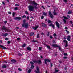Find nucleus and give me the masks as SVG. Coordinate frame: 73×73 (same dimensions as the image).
Returning a JSON list of instances; mask_svg holds the SVG:
<instances>
[{"label": "nucleus", "instance_id": "338daca9", "mask_svg": "<svg viewBox=\"0 0 73 73\" xmlns=\"http://www.w3.org/2000/svg\"><path fill=\"white\" fill-rule=\"evenodd\" d=\"M8 13L9 14H10V15H11V12H9Z\"/></svg>", "mask_w": 73, "mask_h": 73}, {"label": "nucleus", "instance_id": "f257e3e1", "mask_svg": "<svg viewBox=\"0 0 73 73\" xmlns=\"http://www.w3.org/2000/svg\"><path fill=\"white\" fill-rule=\"evenodd\" d=\"M31 4H32L33 5L34 4V5H29L28 8L29 9V11H34V9H37V6L38 5L37 3H36V2L35 1H32L31 2Z\"/></svg>", "mask_w": 73, "mask_h": 73}, {"label": "nucleus", "instance_id": "4d7b16f0", "mask_svg": "<svg viewBox=\"0 0 73 73\" xmlns=\"http://www.w3.org/2000/svg\"><path fill=\"white\" fill-rule=\"evenodd\" d=\"M63 58H64V59H66L67 58V57L64 56L63 57Z\"/></svg>", "mask_w": 73, "mask_h": 73}, {"label": "nucleus", "instance_id": "79ce46f5", "mask_svg": "<svg viewBox=\"0 0 73 73\" xmlns=\"http://www.w3.org/2000/svg\"><path fill=\"white\" fill-rule=\"evenodd\" d=\"M24 18H26V16H25V15H24L22 17V18H23V19H24Z\"/></svg>", "mask_w": 73, "mask_h": 73}, {"label": "nucleus", "instance_id": "bf43d9fd", "mask_svg": "<svg viewBox=\"0 0 73 73\" xmlns=\"http://www.w3.org/2000/svg\"><path fill=\"white\" fill-rule=\"evenodd\" d=\"M27 45V44L24 43L23 45L22 46H26Z\"/></svg>", "mask_w": 73, "mask_h": 73}, {"label": "nucleus", "instance_id": "2f4dec72", "mask_svg": "<svg viewBox=\"0 0 73 73\" xmlns=\"http://www.w3.org/2000/svg\"><path fill=\"white\" fill-rule=\"evenodd\" d=\"M47 48L48 49H50V47L49 46H47Z\"/></svg>", "mask_w": 73, "mask_h": 73}, {"label": "nucleus", "instance_id": "6ab92c4d", "mask_svg": "<svg viewBox=\"0 0 73 73\" xmlns=\"http://www.w3.org/2000/svg\"><path fill=\"white\" fill-rule=\"evenodd\" d=\"M11 61L12 62H16V60L15 59H12L11 60Z\"/></svg>", "mask_w": 73, "mask_h": 73}, {"label": "nucleus", "instance_id": "5701e85b", "mask_svg": "<svg viewBox=\"0 0 73 73\" xmlns=\"http://www.w3.org/2000/svg\"><path fill=\"white\" fill-rule=\"evenodd\" d=\"M32 42H37V41L36 40H33L32 41Z\"/></svg>", "mask_w": 73, "mask_h": 73}, {"label": "nucleus", "instance_id": "3c124183", "mask_svg": "<svg viewBox=\"0 0 73 73\" xmlns=\"http://www.w3.org/2000/svg\"><path fill=\"white\" fill-rule=\"evenodd\" d=\"M30 63L31 64H34V63L33 62H32L31 61L30 62Z\"/></svg>", "mask_w": 73, "mask_h": 73}, {"label": "nucleus", "instance_id": "8fccbe9b", "mask_svg": "<svg viewBox=\"0 0 73 73\" xmlns=\"http://www.w3.org/2000/svg\"><path fill=\"white\" fill-rule=\"evenodd\" d=\"M63 1L65 3H66L67 2V0H63Z\"/></svg>", "mask_w": 73, "mask_h": 73}, {"label": "nucleus", "instance_id": "b1692460", "mask_svg": "<svg viewBox=\"0 0 73 73\" xmlns=\"http://www.w3.org/2000/svg\"><path fill=\"white\" fill-rule=\"evenodd\" d=\"M31 72V69H29L28 71V73H30Z\"/></svg>", "mask_w": 73, "mask_h": 73}, {"label": "nucleus", "instance_id": "09e8293b", "mask_svg": "<svg viewBox=\"0 0 73 73\" xmlns=\"http://www.w3.org/2000/svg\"><path fill=\"white\" fill-rule=\"evenodd\" d=\"M44 18V17L43 16H42L41 17V19H43Z\"/></svg>", "mask_w": 73, "mask_h": 73}, {"label": "nucleus", "instance_id": "412c9836", "mask_svg": "<svg viewBox=\"0 0 73 73\" xmlns=\"http://www.w3.org/2000/svg\"><path fill=\"white\" fill-rule=\"evenodd\" d=\"M42 25L43 27H46V25H45V24L43 23L42 24Z\"/></svg>", "mask_w": 73, "mask_h": 73}, {"label": "nucleus", "instance_id": "c03bdc74", "mask_svg": "<svg viewBox=\"0 0 73 73\" xmlns=\"http://www.w3.org/2000/svg\"><path fill=\"white\" fill-rule=\"evenodd\" d=\"M53 36L54 37H56V33L54 34Z\"/></svg>", "mask_w": 73, "mask_h": 73}, {"label": "nucleus", "instance_id": "6e6552de", "mask_svg": "<svg viewBox=\"0 0 73 73\" xmlns=\"http://www.w3.org/2000/svg\"><path fill=\"white\" fill-rule=\"evenodd\" d=\"M21 18L20 17H15L14 18V19H15V20H16L17 21H19V20H21Z\"/></svg>", "mask_w": 73, "mask_h": 73}, {"label": "nucleus", "instance_id": "49530a36", "mask_svg": "<svg viewBox=\"0 0 73 73\" xmlns=\"http://www.w3.org/2000/svg\"><path fill=\"white\" fill-rule=\"evenodd\" d=\"M50 64L51 67H52V66H53V64H52V63H50Z\"/></svg>", "mask_w": 73, "mask_h": 73}, {"label": "nucleus", "instance_id": "dca6fc26", "mask_svg": "<svg viewBox=\"0 0 73 73\" xmlns=\"http://www.w3.org/2000/svg\"><path fill=\"white\" fill-rule=\"evenodd\" d=\"M38 27V26H36V27H33V29L35 30H36L37 28Z\"/></svg>", "mask_w": 73, "mask_h": 73}, {"label": "nucleus", "instance_id": "72a5a7b5", "mask_svg": "<svg viewBox=\"0 0 73 73\" xmlns=\"http://www.w3.org/2000/svg\"><path fill=\"white\" fill-rule=\"evenodd\" d=\"M18 56H22V54H21L20 53H18Z\"/></svg>", "mask_w": 73, "mask_h": 73}, {"label": "nucleus", "instance_id": "13d9d810", "mask_svg": "<svg viewBox=\"0 0 73 73\" xmlns=\"http://www.w3.org/2000/svg\"><path fill=\"white\" fill-rule=\"evenodd\" d=\"M15 6H18V7H19V5H18V4H15Z\"/></svg>", "mask_w": 73, "mask_h": 73}, {"label": "nucleus", "instance_id": "4be33fe9", "mask_svg": "<svg viewBox=\"0 0 73 73\" xmlns=\"http://www.w3.org/2000/svg\"><path fill=\"white\" fill-rule=\"evenodd\" d=\"M37 61L38 60H36L32 61L33 62H34V63H37Z\"/></svg>", "mask_w": 73, "mask_h": 73}, {"label": "nucleus", "instance_id": "a19ab883", "mask_svg": "<svg viewBox=\"0 0 73 73\" xmlns=\"http://www.w3.org/2000/svg\"><path fill=\"white\" fill-rule=\"evenodd\" d=\"M39 34H37V38H39Z\"/></svg>", "mask_w": 73, "mask_h": 73}, {"label": "nucleus", "instance_id": "393cba45", "mask_svg": "<svg viewBox=\"0 0 73 73\" xmlns=\"http://www.w3.org/2000/svg\"><path fill=\"white\" fill-rule=\"evenodd\" d=\"M31 69H33L34 68V66H33V64H31Z\"/></svg>", "mask_w": 73, "mask_h": 73}, {"label": "nucleus", "instance_id": "2eb2a0df", "mask_svg": "<svg viewBox=\"0 0 73 73\" xmlns=\"http://www.w3.org/2000/svg\"><path fill=\"white\" fill-rule=\"evenodd\" d=\"M56 10H54V11L53 12V13L54 14V15H57V13L55 12Z\"/></svg>", "mask_w": 73, "mask_h": 73}, {"label": "nucleus", "instance_id": "cd10ccee", "mask_svg": "<svg viewBox=\"0 0 73 73\" xmlns=\"http://www.w3.org/2000/svg\"><path fill=\"white\" fill-rule=\"evenodd\" d=\"M14 10H15V11H17V10H18V8L17 7H15L14 8Z\"/></svg>", "mask_w": 73, "mask_h": 73}, {"label": "nucleus", "instance_id": "aec40b11", "mask_svg": "<svg viewBox=\"0 0 73 73\" xmlns=\"http://www.w3.org/2000/svg\"><path fill=\"white\" fill-rule=\"evenodd\" d=\"M42 13H43L44 16H47V13H45V12H43Z\"/></svg>", "mask_w": 73, "mask_h": 73}, {"label": "nucleus", "instance_id": "f03ea898", "mask_svg": "<svg viewBox=\"0 0 73 73\" xmlns=\"http://www.w3.org/2000/svg\"><path fill=\"white\" fill-rule=\"evenodd\" d=\"M29 26V25L28 23H26L25 24H23L22 25V27H25L26 29L28 28V27Z\"/></svg>", "mask_w": 73, "mask_h": 73}, {"label": "nucleus", "instance_id": "20e7f679", "mask_svg": "<svg viewBox=\"0 0 73 73\" xmlns=\"http://www.w3.org/2000/svg\"><path fill=\"white\" fill-rule=\"evenodd\" d=\"M44 61L45 64H47V62H50L51 61L50 60H49L48 59H44Z\"/></svg>", "mask_w": 73, "mask_h": 73}, {"label": "nucleus", "instance_id": "c756f323", "mask_svg": "<svg viewBox=\"0 0 73 73\" xmlns=\"http://www.w3.org/2000/svg\"><path fill=\"white\" fill-rule=\"evenodd\" d=\"M63 17L64 19H68V18H67L66 17L64 16V17Z\"/></svg>", "mask_w": 73, "mask_h": 73}, {"label": "nucleus", "instance_id": "a878e982", "mask_svg": "<svg viewBox=\"0 0 73 73\" xmlns=\"http://www.w3.org/2000/svg\"><path fill=\"white\" fill-rule=\"evenodd\" d=\"M71 13H72V11H69L68 12V14H71Z\"/></svg>", "mask_w": 73, "mask_h": 73}, {"label": "nucleus", "instance_id": "37998d69", "mask_svg": "<svg viewBox=\"0 0 73 73\" xmlns=\"http://www.w3.org/2000/svg\"><path fill=\"white\" fill-rule=\"evenodd\" d=\"M17 40H18V41H20V38H17Z\"/></svg>", "mask_w": 73, "mask_h": 73}, {"label": "nucleus", "instance_id": "c9c22d12", "mask_svg": "<svg viewBox=\"0 0 73 73\" xmlns=\"http://www.w3.org/2000/svg\"><path fill=\"white\" fill-rule=\"evenodd\" d=\"M63 21L64 23H65L66 22V21L65 19H63Z\"/></svg>", "mask_w": 73, "mask_h": 73}, {"label": "nucleus", "instance_id": "bb28decb", "mask_svg": "<svg viewBox=\"0 0 73 73\" xmlns=\"http://www.w3.org/2000/svg\"><path fill=\"white\" fill-rule=\"evenodd\" d=\"M34 34V33H33V32L31 33H30V36H32V35H33Z\"/></svg>", "mask_w": 73, "mask_h": 73}, {"label": "nucleus", "instance_id": "e433bc0d", "mask_svg": "<svg viewBox=\"0 0 73 73\" xmlns=\"http://www.w3.org/2000/svg\"><path fill=\"white\" fill-rule=\"evenodd\" d=\"M51 22H52V21H50V20H48V23H51Z\"/></svg>", "mask_w": 73, "mask_h": 73}, {"label": "nucleus", "instance_id": "a211bd4d", "mask_svg": "<svg viewBox=\"0 0 73 73\" xmlns=\"http://www.w3.org/2000/svg\"><path fill=\"white\" fill-rule=\"evenodd\" d=\"M1 29L2 31H3V30H6V29H6V28H5V26H3L2 27V28Z\"/></svg>", "mask_w": 73, "mask_h": 73}, {"label": "nucleus", "instance_id": "9d476101", "mask_svg": "<svg viewBox=\"0 0 73 73\" xmlns=\"http://www.w3.org/2000/svg\"><path fill=\"white\" fill-rule=\"evenodd\" d=\"M27 50H29V51H31L32 50V48H31V47L29 46H28L27 48Z\"/></svg>", "mask_w": 73, "mask_h": 73}, {"label": "nucleus", "instance_id": "f3484780", "mask_svg": "<svg viewBox=\"0 0 73 73\" xmlns=\"http://www.w3.org/2000/svg\"><path fill=\"white\" fill-rule=\"evenodd\" d=\"M63 42H65L66 44V46H68V42H67V41H66V40H64L63 41Z\"/></svg>", "mask_w": 73, "mask_h": 73}, {"label": "nucleus", "instance_id": "473e14b6", "mask_svg": "<svg viewBox=\"0 0 73 73\" xmlns=\"http://www.w3.org/2000/svg\"><path fill=\"white\" fill-rule=\"evenodd\" d=\"M25 21H25V19H24L23 21V24H25Z\"/></svg>", "mask_w": 73, "mask_h": 73}, {"label": "nucleus", "instance_id": "58836bf2", "mask_svg": "<svg viewBox=\"0 0 73 73\" xmlns=\"http://www.w3.org/2000/svg\"><path fill=\"white\" fill-rule=\"evenodd\" d=\"M15 12H13V17L15 16Z\"/></svg>", "mask_w": 73, "mask_h": 73}, {"label": "nucleus", "instance_id": "1a4fd4ad", "mask_svg": "<svg viewBox=\"0 0 73 73\" xmlns=\"http://www.w3.org/2000/svg\"><path fill=\"white\" fill-rule=\"evenodd\" d=\"M53 46L54 47L56 48H58V49H59V50H62V49L61 48V47H60V46Z\"/></svg>", "mask_w": 73, "mask_h": 73}, {"label": "nucleus", "instance_id": "774afa93", "mask_svg": "<svg viewBox=\"0 0 73 73\" xmlns=\"http://www.w3.org/2000/svg\"><path fill=\"white\" fill-rule=\"evenodd\" d=\"M41 35H44V33H42L41 34Z\"/></svg>", "mask_w": 73, "mask_h": 73}, {"label": "nucleus", "instance_id": "9b49d317", "mask_svg": "<svg viewBox=\"0 0 73 73\" xmlns=\"http://www.w3.org/2000/svg\"><path fill=\"white\" fill-rule=\"evenodd\" d=\"M37 63L38 64H39V65L40 64H42V62H41V60H38Z\"/></svg>", "mask_w": 73, "mask_h": 73}, {"label": "nucleus", "instance_id": "ea45409f", "mask_svg": "<svg viewBox=\"0 0 73 73\" xmlns=\"http://www.w3.org/2000/svg\"><path fill=\"white\" fill-rule=\"evenodd\" d=\"M58 71H59V70H55L54 73H57L56 72H58Z\"/></svg>", "mask_w": 73, "mask_h": 73}, {"label": "nucleus", "instance_id": "680f3d73", "mask_svg": "<svg viewBox=\"0 0 73 73\" xmlns=\"http://www.w3.org/2000/svg\"><path fill=\"white\" fill-rule=\"evenodd\" d=\"M53 43H55L56 42H55V41L54 40H53L52 41Z\"/></svg>", "mask_w": 73, "mask_h": 73}, {"label": "nucleus", "instance_id": "de8ad7c7", "mask_svg": "<svg viewBox=\"0 0 73 73\" xmlns=\"http://www.w3.org/2000/svg\"><path fill=\"white\" fill-rule=\"evenodd\" d=\"M7 43L8 44H10L11 43V41H9Z\"/></svg>", "mask_w": 73, "mask_h": 73}, {"label": "nucleus", "instance_id": "4c0bfd02", "mask_svg": "<svg viewBox=\"0 0 73 73\" xmlns=\"http://www.w3.org/2000/svg\"><path fill=\"white\" fill-rule=\"evenodd\" d=\"M18 69L19 70V71H22V69H21V68H18Z\"/></svg>", "mask_w": 73, "mask_h": 73}, {"label": "nucleus", "instance_id": "052dcab7", "mask_svg": "<svg viewBox=\"0 0 73 73\" xmlns=\"http://www.w3.org/2000/svg\"><path fill=\"white\" fill-rule=\"evenodd\" d=\"M27 20H29V17L28 16L27 17Z\"/></svg>", "mask_w": 73, "mask_h": 73}, {"label": "nucleus", "instance_id": "0e129e2a", "mask_svg": "<svg viewBox=\"0 0 73 73\" xmlns=\"http://www.w3.org/2000/svg\"><path fill=\"white\" fill-rule=\"evenodd\" d=\"M64 29H68V28L67 27H66Z\"/></svg>", "mask_w": 73, "mask_h": 73}, {"label": "nucleus", "instance_id": "603ef678", "mask_svg": "<svg viewBox=\"0 0 73 73\" xmlns=\"http://www.w3.org/2000/svg\"><path fill=\"white\" fill-rule=\"evenodd\" d=\"M47 36H49V32H48V33L47 35Z\"/></svg>", "mask_w": 73, "mask_h": 73}, {"label": "nucleus", "instance_id": "ddd939ff", "mask_svg": "<svg viewBox=\"0 0 73 73\" xmlns=\"http://www.w3.org/2000/svg\"><path fill=\"white\" fill-rule=\"evenodd\" d=\"M70 36L68 35L67 36V40L69 41H70Z\"/></svg>", "mask_w": 73, "mask_h": 73}, {"label": "nucleus", "instance_id": "f704fd0d", "mask_svg": "<svg viewBox=\"0 0 73 73\" xmlns=\"http://www.w3.org/2000/svg\"><path fill=\"white\" fill-rule=\"evenodd\" d=\"M42 47H40L39 48V50H41V49H42Z\"/></svg>", "mask_w": 73, "mask_h": 73}, {"label": "nucleus", "instance_id": "69168bd1", "mask_svg": "<svg viewBox=\"0 0 73 73\" xmlns=\"http://www.w3.org/2000/svg\"><path fill=\"white\" fill-rule=\"evenodd\" d=\"M53 37H52V36H50V38H52Z\"/></svg>", "mask_w": 73, "mask_h": 73}, {"label": "nucleus", "instance_id": "6e6d98bb", "mask_svg": "<svg viewBox=\"0 0 73 73\" xmlns=\"http://www.w3.org/2000/svg\"><path fill=\"white\" fill-rule=\"evenodd\" d=\"M8 38H5V40H8Z\"/></svg>", "mask_w": 73, "mask_h": 73}, {"label": "nucleus", "instance_id": "39448f33", "mask_svg": "<svg viewBox=\"0 0 73 73\" xmlns=\"http://www.w3.org/2000/svg\"><path fill=\"white\" fill-rule=\"evenodd\" d=\"M49 15L50 16V17L51 19H53V17H53V15L52 14V13H51V12L50 11L49 12Z\"/></svg>", "mask_w": 73, "mask_h": 73}, {"label": "nucleus", "instance_id": "5fc2aeb1", "mask_svg": "<svg viewBox=\"0 0 73 73\" xmlns=\"http://www.w3.org/2000/svg\"><path fill=\"white\" fill-rule=\"evenodd\" d=\"M52 46H58L57 44H53Z\"/></svg>", "mask_w": 73, "mask_h": 73}, {"label": "nucleus", "instance_id": "864d4df0", "mask_svg": "<svg viewBox=\"0 0 73 73\" xmlns=\"http://www.w3.org/2000/svg\"><path fill=\"white\" fill-rule=\"evenodd\" d=\"M4 23L5 24H7V21H5L4 22Z\"/></svg>", "mask_w": 73, "mask_h": 73}, {"label": "nucleus", "instance_id": "423d86ee", "mask_svg": "<svg viewBox=\"0 0 73 73\" xmlns=\"http://www.w3.org/2000/svg\"><path fill=\"white\" fill-rule=\"evenodd\" d=\"M55 24L56 26H57V27L59 29V28H60V24L57 21L56 22Z\"/></svg>", "mask_w": 73, "mask_h": 73}, {"label": "nucleus", "instance_id": "7ed1b4c3", "mask_svg": "<svg viewBox=\"0 0 73 73\" xmlns=\"http://www.w3.org/2000/svg\"><path fill=\"white\" fill-rule=\"evenodd\" d=\"M35 72L36 73H41V72L40 71V69L37 66L36 67V71L35 70Z\"/></svg>", "mask_w": 73, "mask_h": 73}, {"label": "nucleus", "instance_id": "c85d7f7f", "mask_svg": "<svg viewBox=\"0 0 73 73\" xmlns=\"http://www.w3.org/2000/svg\"><path fill=\"white\" fill-rule=\"evenodd\" d=\"M25 13L26 14V15H29V13H28V11H25Z\"/></svg>", "mask_w": 73, "mask_h": 73}, {"label": "nucleus", "instance_id": "a18cd8bd", "mask_svg": "<svg viewBox=\"0 0 73 73\" xmlns=\"http://www.w3.org/2000/svg\"><path fill=\"white\" fill-rule=\"evenodd\" d=\"M64 56H67V55H68V54L67 53H64Z\"/></svg>", "mask_w": 73, "mask_h": 73}, {"label": "nucleus", "instance_id": "e2e57ef3", "mask_svg": "<svg viewBox=\"0 0 73 73\" xmlns=\"http://www.w3.org/2000/svg\"><path fill=\"white\" fill-rule=\"evenodd\" d=\"M70 22L71 23V24H72V23H73V21H70Z\"/></svg>", "mask_w": 73, "mask_h": 73}, {"label": "nucleus", "instance_id": "f8f14e48", "mask_svg": "<svg viewBox=\"0 0 73 73\" xmlns=\"http://www.w3.org/2000/svg\"><path fill=\"white\" fill-rule=\"evenodd\" d=\"M2 68H4L5 69L7 68V65L5 64H4L3 66H2Z\"/></svg>", "mask_w": 73, "mask_h": 73}, {"label": "nucleus", "instance_id": "0eeeda50", "mask_svg": "<svg viewBox=\"0 0 73 73\" xmlns=\"http://www.w3.org/2000/svg\"><path fill=\"white\" fill-rule=\"evenodd\" d=\"M0 47L3 49H9V48H7L4 46H0Z\"/></svg>", "mask_w": 73, "mask_h": 73}, {"label": "nucleus", "instance_id": "4468645a", "mask_svg": "<svg viewBox=\"0 0 73 73\" xmlns=\"http://www.w3.org/2000/svg\"><path fill=\"white\" fill-rule=\"evenodd\" d=\"M49 26H50V27H52L53 29H54V25H52V23H51L50 24Z\"/></svg>", "mask_w": 73, "mask_h": 73}, {"label": "nucleus", "instance_id": "7c9ffc66", "mask_svg": "<svg viewBox=\"0 0 73 73\" xmlns=\"http://www.w3.org/2000/svg\"><path fill=\"white\" fill-rule=\"evenodd\" d=\"M47 3H48V0H45V4H46Z\"/></svg>", "mask_w": 73, "mask_h": 73}]
</instances>
